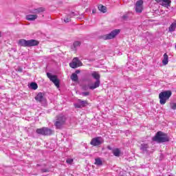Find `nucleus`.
<instances>
[{
    "label": "nucleus",
    "mask_w": 176,
    "mask_h": 176,
    "mask_svg": "<svg viewBox=\"0 0 176 176\" xmlns=\"http://www.w3.org/2000/svg\"><path fill=\"white\" fill-rule=\"evenodd\" d=\"M162 2L164 3L163 4V6H165V8H168L171 3V0H162Z\"/></svg>",
    "instance_id": "nucleus-23"
},
{
    "label": "nucleus",
    "mask_w": 176,
    "mask_h": 176,
    "mask_svg": "<svg viewBox=\"0 0 176 176\" xmlns=\"http://www.w3.org/2000/svg\"><path fill=\"white\" fill-rule=\"evenodd\" d=\"M162 64L164 65H167L168 64V56L167 54H164V58L162 60Z\"/></svg>",
    "instance_id": "nucleus-18"
},
{
    "label": "nucleus",
    "mask_w": 176,
    "mask_h": 176,
    "mask_svg": "<svg viewBox=\"0 0 176 176\" xmlns=\"http://www.w3.org/2000/svg\"><path fill=\"white\" fill-rule=\"evenodd\" d=\"M75 16H78V13H75V12H72L69 14V17H74Z\"/></svg>",
    "instance_id": "nucleus-30"
},
{
    "label": "nucleus",
    "mask_w": 176,
    "mask_h": 176,
    "mask_svg": "<svg viewBox=\"0 0 176 176\" xmlns=\"http://www.w3.org/2000/svg\"><path fill=\"white\" fill-rule=\"evenodd\" d=\"M18 72H23V68L19 67V68H18Z\"/></svg>",
    "instance_id": "nucleus-32"
},
{
    "label": "nucleus",
    "mask_w": 176,
    "mask_h": 176,
    "mask_svg": "<svg viewBox=\"0 0 176 176\" xmlns=\"http://www.w3.org/2000/svg\"><path fill=\"white\" fill-rule=\"evenodd\" d=\"M176 28V20L169 27V32H174Z\"/></svg>",
    "instance_id": "nucleus-17"
},
{
    "label": "nucleus",
    "mask_w": 176,
    "mask_h": 176,
    "mask_svg": "<svg viewBox=\"0 0 176 176\" xmlns=\"http://www.w3.org/2000/svg\"><path fill=\"white\" fill-rule=\"evenodd\" d=\"M91 75L92 78L96 80V82L94 84L89 85L88 87L90 90H94V89L100 87V85L101 83L100 78H101V76L100 75V73H98V72H92Z\"/></svg>",
    "instance_id": "nucleus-2"
},
{
    "label": "nucleus",
    "mask_w": 176,
    "mask_h": 176,
    "mask_svg": "<svg viewBox=\"0 0 176 176\" xmlns=\"http://www.w3.org/2000/svg\"><path fill=\"white\" fill-rule=\"evenodd\" d=\"M171 109L175 110L176 109V103L172 102L170 104Z\"/></svg>",
    "instance_id": "nucleus-28"
},
{
    "label": "nucleus",
    "mask_w": 176,
    "mask_h": 176,
    "mask_svg": "<svg viewBox=\"0 0 176 176\" xmlns=\"http://www.w3.org/2000/svg\"><path fill=\"white\" fill-rule=\"evenodd\" d=\"M66 163H67V164H72L74 163V159L72 158H68L66 160Z\"/></svg>",
    "instance_id": "nucleus-26"
},
{
    "label": "nucleus",
    "mask_w": 176,
    "mask_h": 176,
    "mask_svg": "<svg viewBox=\"0 0 176 176\" xmlns=\"http://www.w3.org/2000/svg\"><path fill=\"white\" fill-rule=\"evenodd\" d=\"M65 23H69V21H71V16H67L65 18L64 20Z\"/></svg>",
    "instance_id": "nucleus-27"
},
{
    "label": "nucleus",
    "mask_w": 176,
    "mask_h": 176,
    "mask_svg": "<svg viewBox=\"0 0 176 176\" xmlns=\"http://www.w3.org/2000/svg\"><path fill=\"white\" fill-rule=\"evenodd\" d=\"M96 10H92V13H94V14L96 13Z\"/></svg>",
    "instance_id": "nucleus-35"
},
{
    "label": "nucleus",
    "mask_w": 176,
    "mask_h": 176,
    "mask_svg": "<svg viewBox=\"0 0 176 176\" xmlns=\"http://www.w3.org/2000/svg\"><path fill=\"white\" fill-rule=\"evenodd\" d=\"M142 5H144V1L138 0L135 3V12L137 13H141L142 12Z\"/></svg>",
    "instance_id": "nucleus-11"
},
{
    "label": "nucleus",
    "mask_w": 176,
    "mask_h": 176,
    "mask_svg": "<svg viewBox=\"0 0 176 176\" xmlns=\"http://www.w3.org/2000/svg\"><path fill=\"white\" fill-rule=\"evenodd\" d=\"M0 36H1V32H0Z\"/></svg>",
    "instance_id": "nucleus-38"
},
{
    "label": "nucleus",
    "mask_w": 176,
    "mask_h": 176,
    "mask_svg": "<svg viewBox=\"0 0 176 176\" xmlns=\"http://www.w3.org/2000/svg\"><path fill=\"white\" fill-rule=\"evenodd\" d=\"M45 12V8H35L32 11V13H34L35 14H38V13H43Z\"/></svg>",
    "instance_id": "nucleus-16"
},
{
    "label": "nucleus",
    "mask_w": 176,
    "mask_h": 176,
    "mask_svg": "<svg viewBox=\"0 0 176 176\" xmlns=\"http://www.w3.org/2000/svg\"><path fill=\"white\" fill-rule=\"evenodd\" d=\"M30 87L33 90H36V89H38V84H36V82H32L30 84Z\"/></svg>",
    "instance_id": "nucleus-25"
},
{
    "label": "nucleus",
    "mask_w": 176,
    "mask_h": 176,
    "mask_svg": "<svg viewBox=\"0 0 176 176\" xmlns=\"http://www.w3.org/2000/svg\"><path fill=\"white\" fill-rule=\"evenodd\" d=\"M113 155H114V156H116L117 157H119V156H120V150H119V148L113 149Z\"/></svg>",
    "instance_id": "nucleus-20"
},
{
    "label": "nucleus",
    "mask_w": 176,
    "mask_h": 176,
    "mask_svg": "<svg viewBox=\"0 0 176 176\" xmlns=\"http://www.w3.org/2000/svg\"><path fill=\"white\" fill-rule=\"evenodd\" d=\"M79 46H80V42L79 41H75L73 43V45L72 47V49H74V50H76L77 47H79Z\"/></svg>",
    "instance_id": "nucleus-21"
},
{
    "label": "nucleus",
    "mask_w": 176,
    "mask_h": 176,
    "mask_svg": "<svg viewBox=\"0 0 176 176\" xmlns=\"http://www.w3.org/2000/svg\"><path fill=\"white\" fill-rule=\"evenodd\" d=\"M126 15L123 16V19H126Z\"/></svg>",
    "instance_id": "nucleus-36"
},
{
    "label": "nucleus",
    "mask_w": 176,
    "mask_h": 176,
    "mask_svg": "<svg viewBox=\"0 0 176 176\" xmlns=\"http://www.w3.org/2000/svg\"><path fill=\"white\" fill-rule=\"evenodd\" d=\"M146 34H149L148 32H146Z\"/></svg>",
    "instance_id": "nucleus-37"
},
{
    "label": "nucleus",
    "mask_w": 176,
    "mask_h": 176,
    "mask_svg": "<svg viewBox=\"0 0 176 176\" xmlns=\"http://www.w3.org/2000/svg\"><path fill=\"white\" fill-rule=\"evenodd\" d=\"M19 46H23L24 47H31L32 46H38L39 45V42L36 40L31 39V40H25V39H20L18 42Z\"/></svg>",
    "instance_id": "nucleus-3"
},
{
    "label": "nucleus",
    "mask_w": 176,
    "mask_h": 176,
    "mask_svg": "<svg viewBox=\"0 0 176 176\" xmlns=\"http://www.w3.org/2000/svg\"><path fill=\"white\" fill-rule=\"evenodd\" d=\"M42 173H49V169L47 168H43L41 169Z\"/></svg>",
    "instance_id": "nucleus-31"
},
{
    "label": "nucleus",
    "mask_w": 176,
    "mask_h": 176,
    "mask_svg": "<svg viewBox=\"0 0 176 176\" xmlns=\"http://www.w3.org/2000/svg\"><path fill=\"white\" fill-rule=\"evenodd\" d=\"M90 95V93L89 92H82V94H81V96H83L84 97H86V96H89Z\"/></svg>",
    "instance_id": "nucleus-29"
},
{
    "label": "nucleus",
    "mask_w": 176,
    "mask_h": 176,
    "mask_svg": "<svg viewBox=\"0 0 176 176\" xmlns=\"http://www.w3.org/2000/svg\"><path fill=\"white\" fill-rule=\"evenodd\" d=\"M153 141L157 142L158 144H162V142H168L170 141V138L167 133H164L162 131H158L155 137L153 138Z\"/></svg>",
    "instance_id": "nucleus-1"
},
{
    "label": "nucleus",
    "mask_w": 176,
    "mask_h": 176,
    "mask_svg": "<svg viewBox=\"0 0 176 176\" xmlns=\"http://www.w3.org/2000/svg\"><path fill=\"white\" fill-rule=\"evenodd\" d=\"M171 91H164L159 94L160 104L164 105L167 102V100L171 97Z\"/></svg>",
    "instance_id": "nucleus-4"
},
{
    "label": "nucleus",
    "mask_w": 176,
    "mask_h": 176,
    "mask_svg": "<svg viewBox=\"0 0 176 176\" xmlns=\"http://www.w3.org/2000/svg\"><path fill=\"white\" fill-rule=\"evenodd\" d=\"M36 133L40 135H52V134H53V130L48 127H43L37 129Z\"/></svg>",
    "instance_id": "nucleus-6"
},
{
    "label": "nucleus",
    "mask_w": 176,
    "mask_h": 176,
    "mask_svg": "<svg viewBox=\"0 0 176 176\" xmlns=\"http://www.w3.org/2000/svg\"><path fill=\"white\" fill-rule=\"evenodd\" d=\"M71 79L73 80V82H78V74L73 73L71 76Z\"/></svg>",
    "instance_id": "nucleus-24"
},
{
    "label": "nucleus",
    "mask_w": 176,
    "mask_h": 176,
    "mask_svg": "<svg viewBox=\"0 0 176 176\" xmlns=\"http://www.w3.org/2000/svg\"><path fill=\"white\" fill-rule=\"evenodd\" d=\"M107 149H109V151H111V150H112V148H111V146H108Z\"/></svg>",
    "instance_id": "nucleus-33"
},
{
    "label": "nucleus",
    "mask_w": 176,
    "mask_h": 176,
    "mask_svg": "<svg viewBox=\"0 0 176 176\" xmlns=\"http://www.w3.org/2000/svg\"><path fill=\"white\" fill-rule=\"evenodd\" d=\"M148 148H149V145H148V144L143 143L140 146V151H142L143 153L148 152Z\"/></svg>",
    "instance_id": "nucleus-15"
},
{
    "label": "nucleus",
    "mask_w": 176,
    "mask_h": 176,
    "mask_svg": "<svg viewBox=\"0 0 176 176\" xmlns=\"http://www.w3.org/2000/svg\"><path fill=\"white\" fill-rule=\"evenodd\" d=\"M95 164L96 166H102V160H101V158L98 157L95 159Z\"/></svg>",
    "instance_id": "nucleus-22"
},
{
    "label": "nucleus",
    "mask_w": 176,
    "mask_h": 176,
    "mask_svg": "<svg viewBox=\"0 0 176 176\" xmlns=\"http://www.w3.org/2000/svg\"><path fill=\"white\" fill-rule=\"evenodd\" d=\"M98 10H100V12H102V13H107V7L100 4L98 6Z\"/></svg>",
    "instance_id": "nucleus-19"
},
{
    "label": "nucleus",
    "mask_w": 176,
    "mask_h": 176,
    "mask_svg": "<svg viewBox=\"0 0 176 176\" xmlns=\"http://www.w3.org/2000/svg\"><path fill=\"white\" fill-rule=\"evenodd\" d=\"M120 32V30H114L111 33L106 35H103L102 38L104 41H108V39H113V38H115L116 35L119 34Z\"/></svg>",
    "instance_id": "nucleus-7"
},
{
    "label": "nucleus",
    "mask_w": 176,
    "mask_h": 176,
    "mask_svg": "<svg viewBox=\"0 0 176 176\" xmlns=\"http://www.w3.org/2000/svg\"><path fill=\"white\" fill-rule=\"evenodd\" d=\"M87 105V101L82 100L80 99L78 100V102L74 104L75 108H83Z\"/></svg>",
    "instance_id": "nucleus-12"
},
{
    "label": "nucleus",
    "mask_w": 176,
    "mask_h": 176,
    "mask_svg": "<svg viewBox=\"0 0 176 176\" xmlns=\"http://www.w3.org/2000/svg\"><path fill=\"white\" fill-rule=\"evenodd\" d=\"M38 19V15L36 14H28L26 16V20L29 21H35Z\"/></svg>",
    "instance_id": "nucleus-14"
},
{
    "label": "nucleus",
    "mask_w": 176,
    "mask_h": 176,
    "mask_svg": "<svg viewBox=\"0 0 176 176\" xmlns=\"http://www.w3.org/2000/svg\"><path fill=\"white\" fill-rule=\"evenodd\" d=\"M104 142V140H102V138L101 137H96L91 140L90 144L93 146H98V145H101Z\"/></svg>",
    "instance_id": "nucleus-10"
},
{
    "label": "nucleus",
    "mask_w": 176,
    "mask_h": 176,
    "mask_svg": "<svg viewBox=\"0 0 176 176\" xmlns=\"http://www.w3.org/2000/svg\"><path fill=\"white\" fill-rule=\"evenodd\" d=\"M65 122H67V117H65V116L59 115L56 117L54 126L56 129H63V126L65 124Z\"/></svg>",
    "instance_id": "nucleus-5"
},
{
    "label": "nucleus",
    "mask_w": 176,
    "mask_h": 176,
    "mask_svg": "<svg viewBox=\"0 0 176 176\" xmlns=\"http://www.w3.org/2000/svg\"><path fill=\"white\" fill-rule=\"evenodd\" d=\"M47 76L51 82H53L56 87H60V80L57 78V76L52 75L50 73H47Z\"/></svg>",
    "instance_id": "nucleus-9"
},
{
    "label": "nucleus",
    "mask_w": 176,
    "mask_h": 176,
    "mask_svg": "<svg viewBox=\"0 0 176 176\" xmlns=\"http://www.w3.org/2000/svg\"><path fill=\"white\" fill-rule=\"evenodd\" d=\"M36 101H38V102H42V101H45V98L43 97V93L40 92L35 96Z\"/></svg>",
    "instance_id": "nucleus-13"
},
{
    "label": "nucleus",
    "mask_w": 176,
    "mask_h": 176,
    "mask_svg": "<svg viewBox=\"0 0 176 176\" xmlns=\"http://www.w3.org/2000/svg\"><path fill=\"white\" fill-rule=\"evenodd\" d=\"M82 63L78 58H74L72 61L69 63V67L71 68H78V67H82Z\"/></svg>",
    "instance_id": "nucleus-8"
},
{
    "label": "nucleus",
    "mask_w": 176,
    "mask_h": 176,
    "mask_svg": "<svg viewBox=\"0 0 176 176\" xmlns=\"http://www.w3.org/2000/svg\"><path fill=\"white\" fill-rule=\"evenodd\" d=\"M80 72V71H79V70L76 71V74H79Z\"/></svg>",
    "instance_id": "nucleus-34"
}]
</instances>
